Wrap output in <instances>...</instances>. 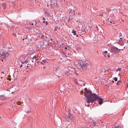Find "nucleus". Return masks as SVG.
Listing matches in <instances>:
<instances>
[{
  "label": "nucleus",
  "mask_w": 128,
  "mask_h": 128,
  "mask_svg": "<svg viewBox=\"0 0 128 128\" xmlns=\"http://www.w3.org/2000/svg\"><path fill=\"white\" fill-rule=\"evenodd\" d=\"M127 42H128V40L127 41Z\"/></svg>",
  "instance_id": "09e8293b"
},
{
  "label": "nucleus",
  "mask_w": 128,
  "mask_h": 128,
  "mask_svg": "<svg viewBox=\"0 0 128 128\" xmlns=\"http://www.w3.org/2000/svg\"><path fill=\"white\" fill-rule=\"evenodd\" d=\"M85 90H87V88H85Z\"/></svg>",
  "instance_id": "58836bf2"
},
{
  "label": "nucleus",
  "mask_w": 128,
  "mask_h": 128,
  "mask_svg": "<svg viewBox=\"0 0 128 128\" xmlns=\"http://www.w3.org/2000/svg\"><path fill=\"white\" fill-rule=\"evenodd\" d=\"M26 60V62L29 64H28L29 66H32L34 62V60Z\"/></svg>",
  "instance_id": "6e6552de"
},
{
  "label": "nucleus",
  "mask_w": 128,
  "mask_h": 128,
  "mask_svg": "<svg viewBox=\"0 0 128 128\" xmlns=\"http://www.w3.org/2000/svg\"><path fill=\"white\" fill-rule=\"evenodd\" d=\"M122 38H120V39H122Z\"/></svg>",
  "instance_id": "79ce46f5"
},
{
  "label": "nucleus",
  "mask_w": 128,
  "mask_h": 128,
  "mask_svg": "<svg viewBox=\"0 0 128 128\" xmlns=\"http://www.w3.org/2000/svg\"><path fill=\"white\" fill-rule=\"evenodd\" d=\"M41 63H42V62H41Z\"/></svg>",
  "instance_id": "49530a36"
},
{
  "label": "nucleus",
  "mask_w": 128,
  "mask_h": 128,
  "mask_svg": "<svg viewBox=\"0 0 128 128\" xmlns=\"http://www.w3.org/2000/svg\"><path fill=\"white\" fill-rule=\"evenodd\" d=\"M1 78H2V77H1Z\"/></svg>",
  "instance_id": "c03bdc74"
},
{
  "label": "nucleus",
  "mask_w": 128,
  "mask_h": 128,
  "mask_svg": "<svg viewBox=\"0 0 128 128\" xmlns=\"http://www.w3.org/2000/svg\"><path fill=\"white\" fill-rule=\"evenodd\" d=\"M125 47H124L123 48L118 49V48L116 47H112L111 48V52L114 54L116 53H118L119 52V50H123Z\"/></svg>",
  "instance_id": "20e7f679"
},
{
  "label": "nucleus",
  "mask_w": 128,
  "mask_h": 128,
  "mask_svg": "<svg viewBox=\"0 0 128 128\" xmlns=\"http://www.w3.org/2000/svg\"><path fill=\"white\" fill-rule=\"evenodd\" d=\"M104 54V57L106 58V57H107V55L108 54Z\"/></svg>",
  "instance_id": "4be33fe9"
},
{
  "label": "nucleus",
  "mask_w": 128,
  "mask_h": 128,
  "mask_svg": "<svg viewBox=\"0 0 128 128\" xmlns=\"http://www.w3.org/2000/svg\"><path fill=\"white\" fill-rule=\"evenodd\" d=\"M85 106H87L88 107H89L90 106V104H86Z\"/></svg>",
  "instance_id": "cd10ccee"
},
{
  "label": "nucleus",
  "mask_w": 128,
  "mask_h": 128,
  "mask_svg": "<svg viewBox=\"0 0 128 128\" xmlns=\"http://www.w3.org/2000/svg\"><path fill=\"white\" fill-rule=\"evenodd\" d=\"M42 61L45 64L47 63L48 62L47 60L46 59L43 60H42Z\"/></svg>",
  "instance_id": "2eb2a0df"
},
{
  "label": "nucleus",
  "mask_w": 128,
  "mask_h": 128,
  "mask_svg": "<svg viewBox=\"0 0 128 128\" xmlns=\"http://www.w3.org/2000/svg\"><path fill=\"white\" fill-rule=\"evenodd\" d=\"M45 21H44H44H43V23H45Z\"/></svg>",
  "instance_id": "72a5a7b5"
},
{
  "label": "nucleus",
  "mask_w": 128,
  "mask_h": 128,
  "mask_svg": "<svg viewBox=\"0 0 128 128\" xmlns=\"http://www.w3.org/2000/svg\"><path fill=\"white\" fill-rule=\"evenodd\" d=\"M102 128H106V126L105 125L103 124L102 126Z\"/></svg>",
  "instance_id": "f3484780"
},
{
  "label": "nucleus",
  "mask_w": 128,
  "mask_h": 128,
  "mask_svg": "<svg viewBox=\"0 0 128 128\" xmlns=\"http://www.w3.org/2000/svg\"><path fill=\"white\" fill-rule=\"evenodd\" d=\"M26 60H25L24 62H22V64L20 66V68L22 67H23V68L28 69V67L29 64L28 62H27Z\"/></svg>",
  "instance_id": "39448f33"
},
{
  "label": "nucleus",
  "mask_w": 128,
  "mask_h": 128,
  "mask_svg": "<svg viewBox=\"0 0 128 128\" xmlns=\"http://www.w3.org/2000/svg\"><path fill=\"white\" fill-rule=\"evenodd\" d=\"M76 36L77 37H78V34H77H77H76Z\"/></svg>",
  "instance_id": "473e14b6"
},
{
  "label": "nucleus",
  "mask_w": 128,
  "mask_h": 128,
  "mask_svg": "<svg viewBox=\"0 0 128 128\" xmlns=\"http://www.w3.org/2000/svg\"><path fill=\"white\" fill-rule=\"evenodd\" d=\"M0 118H1V117H0Z\"/></svg>",
  "instance_id": "8fccbe9b"
},
{
  "label": "nucleus",
  "mask_w": 128,
  "mask_h": 128,
  "mask_svg": "<svg viewBox=\"0 0 128 128\" xmlns=\"http://www.w3.org/2000/svg\"><path fill=\"white\" fill-rule=\"evenodd\" d=\"M118 82H121V81H120V80H119V81H118Z\"/></svg>",
  "instance_id": "f704fd0d"
},
{
  "label": "nucleus",
  "mask_w": 128,
  "mask_h": 128,
  "mask_svg": "<svg viewBox=\"0 0 128 128\" xmlns=\"http://www.w3.org/2000/svg\"><path fill=\"white\" fill-rule=\"evenodd\" d=\"M90 123L92 125H93L94 126H98V124H97L94 121H92Z\"/></svg>",
  "instance_id": "1a4fd4ad"
},
{
  "label": "nucleus",
  "mask_w": 128,
  "mask_h": 128,
  "mask_svg": "<svg viewBox=\"0 0 128 128\" xmlns=\"http://www.w3.org/2000/svg\"><path fill=\"white\" fill-rule=\"evenodd\" d=\"M36 58V56H34V57H33V58Z\"/></svg>",
  "instance_id": "e433bc0d"
},
{
  "label": "nucleus",
  "mask_w": 128,
  "mask_h": 128,
  "mask_svg": "<svg viewBox=\"0 0 128 128\" xmlns=\"http://www.w3.org/2000/svg\"><path fill=\"white\" fill-rule=\"evenodd\" d=\"M4 83H5V82H4ZM1 84H3V83L2 82H1Z\"/></svg>",
  "instance_id": "4c0bfd02"
},
{
  "label": "nucleus",
  "mask_w": 128,
  "mask_h": 128,
  "mask_svg": "<svg viewBox=\"0 0 128 128\" xmlns=\"http://www.w3.org/2000/svg\"><path fill=\"white\" fill-rule=\"evenodd\" d=\"M71 48L70 46H66L65 47V48L68 50H69Z\"/></svg>",
  "instance_id": "4468645a"
},
{
  "label": "nucleus",
  "mask_w": 128,
  "mask_h": 128,
  "mask_svg": "<svg viewBox=\"0 0 128 128\" xmlns=\"http://www.w3.org/2000/svg\"><path fill=\"white\" fill-rule=\"evenodd\" d=\"M121 68H118L117 70V71H121Z\"/></svg>",
  "instance_id": "a211bd4d"
},
{
  "label": "nucleus",
  "mask_w": 128,
  "mask_h": 128,
  "mask_svg": "<svg viewBox=\"0 0 128 128\" xmlns=\"http://www.w3.org/2000/svg\"><path fill=\"white\" fill-rule=\"evenodd\" d=\"M29 100H31V98H29Z\"/></svg>",
  "instance_id": "c9c22d12"
},
{
  "label": "nucleus",
  "mask_w": 128,
  "mask_h": 128,
  "mask_svg": "<svg viewBox=\"0 0 128 128\" xmlns=\"http://www.w3.org/2000/svg\"><path fill=\"white\" fill-rule=\"evenodd\" d=\"M5 97L4 95L0 96V99L3 100L5 98Z\"/></svg>",
  "instance_id": "9b49d317"
},
{
  "label": "nucleus",
  "mask_w": 128,
  "mask_h": 128,
  "mask_svg": "<svg viewBox=\"0 0 128 128\" xmlns=\"http://www.w3.org/2000/svg\"><path fill=\"white\" fill-rule=\"evenodd\" d=\"M56 70H55V71H56V76H60V70H59V68L58 67H56L55 68Z\"/></svg>",
  "instance_id": "0eeeda50"
},
{
  "label": "nucleus",
  "mask_w": 128,
  "mask_h": 128,
  "mask_svg": "<svg viewBox=\"0 0 128 128\" xmlns=\"http://www.w3.org/2000/svg\"><path fill=\"white\" fill-rule=\"evenodd\" d=\"M0 55L2 58L4 59L9 58L11 56V55L9 54L7 51L2 50L0 52Z\"/></svg>",
  "instance_id": "f03ea898"
},
{
  "label": "nucleus",
  "mask_w": 128,
  "mask_h": 128,
  "mask_svg": "<svg viewBox=\"0 0 128 128\" xmlns=\"http://www.w3.org/2000/svg\"><path fill=\"white\" fill-rule=\"evenodd\" d=\"M31 112L30 110H29L27 111V113H28V112Z\"/></svg>",
  "instance_id": "c85d7f7f"
},
{
  "label": "nucleus",
  "mask_w": 128,
  "mask_h": 128,
  "mask_svg": "<svg viewBox=\"0 0 128 128\" xmlns=\"http://www.w3.org/2000/svg\"><path fill=\"white\" fill-rule=\"evenodd\" d=\"M120 84V83H119V82H117L116 83V84L117 85H118V84Z\"/></svg>",
  "instance_id": "c756f323"
},
{
  "label": "nucleus",
  "mask_w": 128,
  "mask_h": 128,
  "mask_svg": "<svg viewBox=\"0 0 128 128\" xmlns=\"http://www.w3.org/2000/svg\"><path fill=\"white\" fill-rule=\"evenodd\" d=\"M104 53L107 54V52H108L107 51H104Z\"/></svg>",
  "instance_id": "a878e982"
},
{
  "label": "nucleus",
  "mask_w": 128,
  "mask_h": 128,
  "mask_svg": "<svg viewBox=\"0 0 128 128\" xmlns=\"http://www.w3.org/2000/svg\"><path fill=\"white\" fill-rule=\"evenodd\" d=\"M42 19L44 20H46L45 18H44V17H43V18Z\"/></svg>",
  "instance_id": "7c9ffc66"
},
{
  "label": "nucleus",
  "mask_w": 128,
  "mask_h": 128,
  "mask_svg": "<svg viewBox=\"0 0 128 128\" xmlns=\"http://www.w3.org/2000/svg\"><path fill=\"white\" fill-rule=\"evenodd\" d=\"M45 24L46 25H48V23L47 21L45 22Z\"/></svg>",
  "instance_id": "393cba45"
},
{
  "label": "nucleus",
  "mask_w": 128,
  "mask_h": 128,
  "mask_svg": "<svg viewBox=\"0 0 128 128\" xmlns=\"http://www.w3.org/2000/svg\"><path fill=\"white\" fill-rule=\"evenodd\" d=\"M36 22L33 21L32 22V25L34 24L35 25H36Z\"/></svg>",
  "instance_id": "dca6fc26"
},
{
  "label": "nucleus",
  "mask_w": 128,
  "mask_h": 128,
  "mask_svg": "<svg viewBox=\"0 0 128 128\" xmlns=\"http://www.w3.org/2000/svg\"><path fill=\"white\" fill-rule=\"evenodd\" d=\"M56 4L57 6H58L57 4L56 3Z\"/></svg>",
  "instance_id": "37998d69"
},
{
  "label": "nucleus",
  "mask_w": 128,
  "mask_h": 128,
  "mask_svg": "<svg viewBox=\"0 0 128 128\" xmlns=\"http://www.w3.org/2000/svg\"><path fill=\"white\" fill-rule=\"evenodd\" d=\"M72 33H74V35H76V30H74V29H73L72 30Z\"/></svg>",
  "instance_id": "ddd939ff"
},
{
  "label": "nucleus",
  "mask_w": 128,
  "mask_h": 128,
  "mask_svg": "<svg viewBox=\"0 0 128 128\" xmlns=\"http://www.w3.org/2000/svg\"><path fill=\"white\" fill-rule=\"evenodd\" d=\"M118 43L119 44H120L122 46H123L124 44V43L122 42L120 40H119L118 42Z\"/></svg>",
  "instance_id": "9d476101"
},
{
  "label": "nucleus",
  "mask_w": 128,
  "mask_h": 128,
  "mask_svg": "<svg viewBox=\"0 0 128 128\" xmlns=\"http://www.w3.org/2000/svg\"><path fill=\"white\" fill-rule=\"evenodd\" d=\"M11 80V78H10V79H9V80Z\"/></svg>",
  "instance_id": "ea45409f"
},
{
  "label": "nucleus",
  "mask_w": 128,
  "mask_h": 128,
  "mask_svg": "<svg viewBox=\"0 0 128 128\" xmlns=\"http://www.w3.org/2000/svg\"><path fill=\"white\" fill-rule=\"evenodd\" d=\"M88 64L87 63H83L82 64H78L77 66L78 69H79L81 71H84L86 70Z\"/></svg>",
  "instance_id": "7ed1b4c3"
},
{
  "label": "nucleus",
  "mask_w": 128,
  "mask_h": 128,
  "mask_svg": "<svg viewBox=\"0 0 128 128\" xmlns=\"http://www.w3.org/2000/svg\"><path fill=\"white\" fill-rule=\"evenodd\" d=\"M2 61H3V60H2Z\"/></svg>",
  "instance_id": "a18cd8bd"
},
{
  "label": "nucleus",
  "mask_w": 128,
  "mask_h": 128,
  "mask_svg": "<svg viewBox=\"0 0 128 128\" xmlns=\"http://www.w3.org/2000/svg\"><path fill=\"white\" fill-rule=\"evenodd\" d=\"M109 20H110L109 18H107L106 19V21L108 22H109V21H110Z\"/></svg>",
  "instance_id": "aec40b11"
},
{
  "label": "nucleus",
  "mask_w": 128,
  "mask_h": 128,
  "mask_svg": "<svg viewBox=\"0 0 128 128\" xmlns=\"http://www.w3.org/2000/svg\"><path fill=\"white\" fill-rule=\"evenodd\" d=\"M114 79L116 81H117V78L116 77L114 78Z\"/></svg>",
  "instance_id": "6ab92c4d"
},
{
  "label": "nucleus",
  "mask_w": 128,
  "mask_h": 128,
  "mask_svg": "<svg viewBox=\"0 0 128 128\" xmlns=\"http://www.w3.org/2000/svg\"><path fill=\"white\" fill-rule=\"evenodd\" d=\"M84 96L86 98L87 100H86L87 103L93 102V99L94 97H96V94L94 93H92L90 90H87L84 93Z\"/></svg>",
  "instance_id": "f257e3e1"
},
{
  "label": "nucleus",
  "mask_w": 128,
  "mask_h": 128,
  "mask_svg": "<svg viewBox=\"0 0 128 128\" xmlns=\"http://www.w3.org/2000/svg\"><path fill=\"white\" fill-rule=\"evenodd\" d=\"M66 120L68 122H69V121L70 120H68V118H66Z\"/></svg>",
  "instance_id": "5701e85b"
},
{
  "label": "nucleus",
  "mask_w": 128,
  "mask_h": 128,
  "mask_svg": "<svg viewBox=\"0 0 128 128\" xmlns=\"http://www.w3.org/2000/svg\"><path fill=\"white\" fill-rule=\"evenodd\" d=\"M96 97H94L93 99V102L95 101H96L97 99L98 100V103L100 104H101L103 102V99L102 98H100V96L96 94Z\"/></svg>",
  "instance_id": "423d86ee"
},
{
  "label": "nucleus",
  "mask_w": 128,
  "mask_h": 128,
  "mask_svg": "<svg viewBox=\"0 0 128 128\" xmlns=\"http://www.w3.org/2000/svg\"><path fill=\"white\" fill-rule=\"evenodd\" d=\"M84 0V1H85V0Z\"/></svg>",
  "instance_id": "de8ad7c7"
},
{
  "label": "nucleus",
  "mask_w": 128,
  "mask_h": 128,
  "mask_svg": "<svg viewBox=\"0 0 128 128\" xmlns=\"http://www.w3.org/2000/svg\"><path fill=\"white\" fill-rule=\"evenodd\" d=\"M114 22H114V21H110V23H113V24H114Z\"/></svg>",
  "instance_id": "412c9836"
},
{
  "label": "nucleus",
  "mask_w": 128,
  "mask_h": 128,
  "mask_svg": "<svg viewBox=\"0 0 128 128\" xmlns=\"http://www.w3.org/2000/svg\"><path fill=\"white\" fill-rule=\"evenodd\" d=\"M107 56H108V58L110 57V56L108 54H107Z\"/></svg>",
  "instance_id": "2f4dec72"
},
{
  "label": "nucleus",
  "mask_w": 128,
  "mask_h": 128,
  "mask_svg": "<svg viewBox=\"0 0 128 128\" xmlns=\"http://www.w3.org/2000/svg\"><path fill=\"white\" fill-rule=\"evenodd\" d=\"M2 6L3 8L5 9L6 8V4L5 3H3L2 4Z\"/></svg>",
  "instance_id": "f8f14e48"
},
{
  "label": "nucleus",
  "mask_w": 128,
  "mask_h": 128,
  "mask_svg": "<svg viewBox=\"0 0 128 128\" xmlns=\"http://www.w3.org/2000/svg\"><path fill=\"white\" fill-rule=\"evenodd\" d=\"M115 128H120V126H115Z\"/></svg>",
  "instance_id": "b1692460"
},
{
  "label": "nucleus",
  "mask_w": 128,
  "mask_h": 128,
  "mask_svg": "<svg viewBox=\"0 0 128 128\" xmlns=\"http://www.w3.org/2000/svg\"><path fill=\"white\" fill-rule=\"evenodd\" d=\"M58 27L56 26V28L54 29V30L55 31H56L57 30V28H58Z\"/></svg>",
  "instance_id": "bb28decb"
},
{
  "label": "nucleus",
  "mask_w": 128,
  "mask_h": 128,
  "mask_svg": "<svg viewBox=\"0 0 128 128\" xmlns=\"http://www.w3.org/2000/svg\"><path fill=\"white\" fill-rule=\"evenodd\" d=\"M112 82L114 83V81H112Z\"/></svg>",
  "instance_id": "a19ab883"
}]
</instances>
